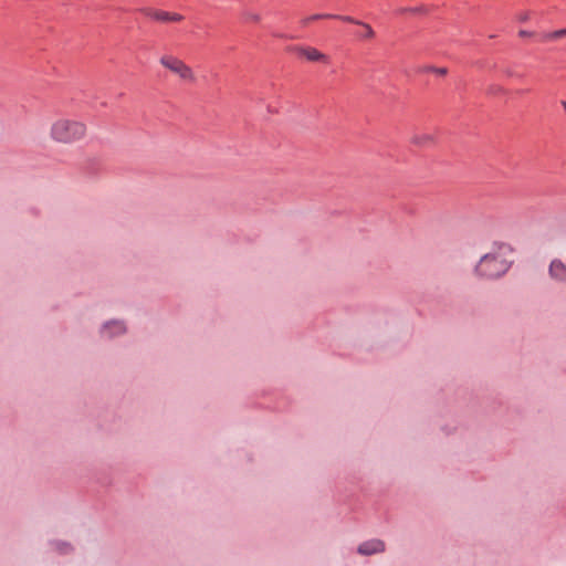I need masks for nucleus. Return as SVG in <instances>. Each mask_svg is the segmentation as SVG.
Returning <instances> with one entry per match:
<instances>
[{
	"instance_id": "7ed1b4c3",
	"label": "nucleus",
	"mask_w": 566,
	"mask_h": 566,
	"mask_svg": "<svg viewBox=\"0 0 566 566\" xmlns=\"http://www.w3.org/2000/svg\"><path fill=\"white\" fill-rule=\"evenodd\" d=\"M160 63L184 80L192 77L191 69L177 57L166 55L160 59Z\"/></svg>"
},
{
	"instance_id": "f8f14e48",
	"label": "nucleus",
	"mask_w": 566,
	"mask_h": 566,
	"mask_svg": "<svg viewBox=\"0 0 566 566\" xmlns=\"http://www.w3.org/2000/svg\"><path fill=\"white\" fill-rule=\"evenodd\" d=\"M399 13H412V14H426L428 12V9L424 6H417V7H408V8H401L398 11Z\"/></svg>"
},
{
	"instance_id": "0eeeda50",
	"label": "nucleus",
	"mask_w": 566,
	"mask_h": 566,
	"mask_svg": "<svg viewBox=\"0 0 566 566\" xmlns=\"http://www.w3.org/2000/svg\"><path fill=\"white\" fill-rule=\"evenodd\" d=\"M321 19H336L340 21H354V18L350 15H342V14H333V13H315L310 17L304 18L301 21L302 27H307L311 22L321 20Z\"/></svg>"
},
{
	"instance_id": "20e7f679",
	"label": "nucleus",
	"mask_w": 566,
	"mask_h": 566,
	"mask_svg": "<svg viewBox=\"0 0 566 566\" xmlns=\"http://www.w3.org/2000/svg\"><path fill=\"white\" fill-rule=\"evenodd\" d=\"M126 332V326L123 321L112 319L106 322L102 328L101 334L104 337L113 338L117 335H122Z\"/></svg>"
},
{
	"instance_id": "aec40b11",
	"label": "nucleus",
	"mask_w": 566,
	"mask_h": 566,
	"mask_svg": "<svg viewBox=\"0 0 566 566\" xmlns=\"http://www.w3.org/2000/svg\"><path fill=\"white\" fill-rule=\"evenodd\" d=\"M562 106L564 107V109L566 111V101H562Z\"/></svg>"
},
{
	"instance_id": "9b49d317",
	"label": "nucleus",
	"mask_w": 566,
	"mask_h": 566,
	"mask_svg": "<svg viewBox=\"0 0 566 566\" xmlns=\"http://www.w3.org/2000/svg\"><path fill=\"white\" fill-rule=\"evenodd\" d=\"M432 136L429 134L416 135L412 138V143L418 146H427L432 143Z\"/></svg>"
},
{
	"instance_id": "dca6fc26",
	"label": "nucleus",
	"mask_w": 566,
	"mask_h": 566,
	"mask_svg": "<svg viewBox=\"0 0 566 566\" xmlns=\"http://www.w3.org/2000/svg\"><path fill=\"white\" fill-rule=\"evenodd\" d=\"M184 19V17L179 13H170L169 12V22H179Z\"/></svg>"
},
{
	"instance_id": "2eb2a0df",
	"label": "nucleus",
	"mask_w": 566,
	"mask_h": 566,
	"mask_svg": "<svg viewBox=\"0 0 566 566\" xmlns=\"http://www.w3.org/2000/svg\"><path fill=\"white\" fill-rule=\"evenodd\" d=\"M541 40L543 42L554 41L555 39L553 36V31L552 32H544V33H542Z\"/></svg>"
},
{
	"instance_id": "6e6552de",
	"label": "nucleus",
	"mask_w": 566,
	"mask_h": 566,
	"mask_svg": "<svg viewBox=\"0 0 566 566\" xmlns=\"http://www.w3.org/2000/svg\"><path fill=\"white\" fill-rule=\"evenodd\" d=\"M385 549V544L379 539H371L363 543L358 547V553L363 555H371L380 553Z\"/></svg>"
},
{
	"instance_id": "4468645a",
	"label": "nucleus",
	"mask_w": 566,
	"mask_h": 566,
	"mask_svg": "<svg viewBox=\"0 0 566 566\" xmlns=\"http://www.w3.org/2000/svg\"><path fill=\"white\" fill-rule=\"evenodd\" d=\"M565 35H566V28L553 31V36L555 40L560 39Z\"/></svg>"
},
{
	"instance_id": "9d476101",
	"label": "nucleus",
	"mask_w": 566,
	"mask_h": 566,
	"mask_svg": "<svg viewBox=\"0 0 566 566\" xmlns=\"http://www.w3.org/2000/svg\"><path fill=\"white\" fill-rule=\"evenodd\" d=\"M347 22L360 25L364 29V31L361 33H357V36H359L361 39H371L375 36V31L368 23H365L357 19H354V21H347Z\"/></svg>"
},
{
	"instance_id": "f03ea898",
	"label": "nucleus",
	"mask_w": 566,
	"mask_h": 566,
	"mask_svg": "<svg viewBox=\"0 0 566 566\" xmlns=\"http://www.w3.org/2000/svg\"><path fill=\"white\" fill-rule=\"evenodd\" d=\"M85 134V125L77 120L60 119L52 125L51 135L60 143H73Z\"/></svg>"
},
{
	"instance_id": "a211bd4d",
	"label": "nucleus",
	"mask_w": 566,
	"mask_h": 566,
	"mask_svg": "<svg viewBox=\"0 0 566 566\" xmlns=\"http://www.w3.org/2000/svg\"><path fill=\"white\" fill-rule=\"evenodd\" d=\"M431 67H433V66L432 65L420 66L418 69V72L419 73L431 72Z\"/></svg>"
},
{
	"instance_id": "f257e3e1",
	"label": "nucleus",
	"mask_w": 566,
	"mask_h": 566,
	"mask_svg": "<svg viewBox=\"0 0 566 566\" xmlns=\"http://www.w3.org/2000/svg\"><path fill=\"white\" fill-rule=\"evenodd\" d=\"M494 247L496 251L490 252L481 256L479 263L474 268L475 274L485 280H495L503 276L511 268L512 262L507 261L503 256V251H511L510 245L505 243L497 244Z\"/></svg>"
},
{
	"instance_id": "f3484780",
	"label": "nucleus",
	"mask_w": 566,
	"mask_h": 566,
	"mask_svg": "<svg viewBox=\"0 0 566 566\" xmlns=\"http://www.w3.org/2000/svg\"><path fill=\"white\" fill-rule=\"evenodd\" d=\"M518 35L521 38H528V36H532L533 35V32L532 31H527V30H520L518 31Z\"/></svg>"
},
{
	"instance_id": "39448f33",
	"label": "nucleus",
	"mask_w": 566,
	"mask_h": 566,
	"mask_svg": "<svg viewBox=\"0 0 566 566\" xmlns=\"http://www.w3.org/2000/svg\"><path fill=\"white\" fill-rule=\"evenodd\" d=\"M548 273L553 280L566 283V264L559 259H554L551 262Z\"/></svg>"
},
{
	"instance_id": "6ab92c4d",
	"label": "nucleus",
	"mask_w": 566,
	"mask_h": 566,
	"mask_svg": "<svg viewBox=\"0 0 566 566\" xmlns=\"http://www.w3.org/2000/svg\"><path fill=\"white\" fill-rule=\"evenodd\" d=\"M248 18L255 22L260 20V17L258 14H249Z\"/></svg>"
},
{
	"instance_id": "ddd939ff",
	"label": "nucleus",
	"mask_w": 566,
	"mask_h": 566,
	"mask_svg": "<svg viewBox=\"0 0 566 566\" xmlns=\"http://www.w3.org/2000/svg\"><path fill=\"white\" fill-rule=\"evenodd\" d=\"M431 72L432 73H436L437 75H440V76H443V75H447L448 74V69L447 67H431Z\"/></svg>"
},
{
	"instance_id": "1a4fd4ad",
	"label": "nucleus",
	"mask_w": 566,
	"mask_h": 566,
	"mask_svg": "<svg viewBox=\"0 0 566 566\" xmlns=\"http://www.w3.org/2000/svg\"><path fill=\"white\" fill-rule=\"evenodd\" d=\"M140 12L146 17L159 21V22H169V12L157 10L153 8H142Z\"/></svg>"
},
{
	"instance_id": "423d86ee",
	"label": "nucleus",
	"mask_w": 566,
	"mask_h": 566,
	"mask_svg": "<svg viewBox=\"0 0 566 566\" xmlns=\"http://www.w3.org/2000/svg\"><path fill=\"white\" fill-rule=\"evenodd\" d=\"M296 51L298 52L300 55L304 56L306 60L312 62L326 63L328 61V57L324 53L319 52L317 49L312 46H301L297 48Z\"/></svg>"
}]
</instances>
